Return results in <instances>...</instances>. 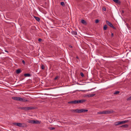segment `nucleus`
Listing matches in <instances>:
<instances>
[{"mask_svg":"<svg viewBox=\"0 0 131 131\" xmlns=\"http://www.w3.org/2000/svg\"><path fill=\"white\" fill-rule=\"evenodd\" d=\"M12 99L14 100L20 101L22 102H25L28 101V100L25 99L18 97L13 96L12 97Z\"/></svg>","mask_w":131,"mask_h":131,"instance_id":"nucleus-1","label":"nucleus"},{"mask_svg":"<svg viewBox=\"0 0 131 131\" xmlns=\"http://www.w3.org/2000/svg\"><path fill=\"white\" fill-rule=\"evenodd\" d=\"M88 110H87L84 109H75L72 110H71V111L73 112H76L78 113H80L82 112H85L88 111Z\"/></svg>","mask_w":131,"mask_h":131,"instance_id":"nucleus-2","label":"nucleus"},{"mask_svg":"<svg viewBox=\"0 0 131 131\" xmlns=\"http://www.w3.org/2000/svg\"><path fill=\"white\" fill-rule=\"evenodd\" d=\"M18 108L21 110H23L25 111H27L30 110L35 109V108L34 107H20Z\"/></svg>","mask_w":131,"mask_h":131,"instance_id":"nucleus-3","label":"nucleus"},{"mask_svg":"<svg viewBox=\"0 0 131 131\" xmlns=\"http://www.w3.org/2000/svg\"><path fill=\"white\" fill-rule=\"evenodd\" d=\"M28 123L31 124H40V122L38 121L34 120H29L28 122Z\"/></svg>","mask_w":131,"mask_h":131,"instance_id":"nucleus-4","label":"nucleus"},{"mask_svg":"<svg viewBox=\"0 0 131 131\" xmlns=\"http://www.w3.org/2000/svg\"><path fill=\"white\" fill-rule=\"evenodd\" d=\"M106 22L107 24L110 27H112L113 29H116V28L111 23L107 20L106 21Z\"/></svg>","mask_w":131,"mask_h":131,"instance_id":"nucleus-5","label":"nucleus"},{"mask_svg":"<svg viewBox=\"0 0 131 131\" xmlns=\"http://www.w3.org/2000/svg\"><path fill=\"white\" fill-rule=\"evenodd\" d=\"M13 124L20 127H23L22 124L20 123H13Z\"/></svg>","mask_w":131,"mask_h":131,"instance_id":"nucleus-6","label":"nucleus"},{"mask_svg":"<svg viewBox=\"0 0 131 131\" xmlns=\"http://www.w3.org/2000/svg\"><path fill=\"white\" fill-rule=\"evenodd\" d=\"M104 112V114H107L112 113L113 112V111H107Z\"/></svg>","mask_w":131,"mask_h":131,"instance_id":"nucleus-7","label":"nucleus"},{"mask_svg":"<svg viewBox=\"0 0 131 131\" xmlns=\"http://www.w3.org/2000/svg\"><path fill=\"white\" fill-rule=\"evenodd\" d=\"M22 72L20 69H18L16 71V73L17 74H18L21 72Z\"/></svg>","mask_w":131,"mask_h":131,"instance_id":"nucleus-8","label":"nucleus"},{"mask_svg":"<svg viewBox=\"0 0 131 131\" xmlns=\"http://www.w3.org/2000/svg\"><path fill=\"white\" fill-rule=\"evenodd\" d=\"M113 1L116 3L118 4H120L121 3L120 1L119 0H113Z\"/></svg>","mask_w":131,"mask_h":131,"instance_id":"nucleus-9","label":"nucleus"},{"mask_svg":"<svg viewBox=\"0 0 131 131\" xmlns=\"http://www.w3.org/2000/svg\"><path fill=\"white\" fill-rule=\"evenodd\" d=\"M68 103L74 104H77L76 100L69 102H68Z\"/></svg>","mask_w":131,"mask_h":131,"instance_id":"nucleus-10","label":"nucleus"},{"mask_svg":"<svg viewBox=\"0 0 131 131\" xmlns=\"http://www.w3.org/2000/svg\"><path fill=\"white\" fill-rule=\"evenodd\" d=\"M81 23L83 24L84 25H86L87 24V23L83 19L81 20Z\"/></svg>","mask_w":131,"mask_h":131,"instance_id":"nucleus-11","label":"nucleus"},{"mask_svg":"<svg viewBox=\"0 0 131 131\" xmlns=\"http://www.w3.org/2000/svg\"><path fill=\"white\" fill-rule=\"evenodd\" d=\"M126 25L128 29L129 30H130L131 29V27L129 26V24H128V23H126Z\"/></svg>","mask_w":131,"mask_h":131,"instance_id":"nucleus-12","label":"nucleus"},{"mask_svg":"<svg viewBox=\"0 0 131 131\" xmlns=\"http://www.w3.org/2000/svg\"><path fill=\"white\" fill-rule=\"evenodd\" d=\"M85 100H79V103H82L84 102H85Z\"/></svg>","mask_w":131,"mask_h":131,"instance_id":"nucleus-13","label":"nucleus"},{"mask_svg":"<svg viewBox=\"0 0 131 131\" xmlns=\"http://www.w3.org/2000/svg\"><path fill=\"white\" fill-rule=\"evenodd\" d=\"M35 18L38 21H39L40 20V19L39 18L36 16H34Z\"/></svg>","mask_w":131,"mask_h":131,"instance_id":"nucleus-14","label":"nucleus"},{"mask_svg":"<svg viewBox=\"0 0 131 131\" xmlns=\"http://www.w3.org/2000/svg\"><path fill=\"white\" fill-rule=\"evenodd\" d=\"M72 34L74 35H77V32L76 31H72Z\"/></svg>","mask_w":131,"mask_h":131,"instance_id":"nucleus-15","label":"nucleus"},{"mask_svg":"<svg viewBox=\"0 0 131 131\" xmlns=\"http://www.w3.org/2000/svg\"><path fill=\"white\" fill-rule=\"evenodd\" d=\"M95 95V94H89V95H88V96L89 97H93V96H94V95Z\"/></svg>","mask_w":131,"mask_h":131,"instance_id":"nucleus-16","label":"nucleus"},{"mask_svg":"<svg viewBox=\"0 0 131 131\" xmlns=\"http://www.w3.org/2000/svg\"><path fill=\"white\" fill-rule=\"evenodd\" d=\"M24 75L25 77H30V76L31 75L29 73H26L24 74Z\"/></svg>","mask_w":131,"mask_h":131,"instance_id":"nucleus-17","label":"nucleus"},{"mask_svg":"<svg viewBox=\"0 0 131 131\" xmlns=\"http://www.w3.org/2000/svg\"><path fill=\"white\" fill-rule=\"evenodd\" d=\"M128 125L127 124H125L123 125H122L121 126V127H124V128H126L128 127Z\"/></svg>","mask_w":131,"mask_h":131,"instance_id":"nucleus-18","label":"nucleus"},{"mask_svg":"<svg viewBox=\"0 0 131 131\" xmlns=\"http://www.w3.org/2000/svg\"><path fill=\"white\" fill-rule=\"evenodd\" d=\"M120 121L118 122H115V125H117L120 124Z\"/></svg>","mask_w":131,"mask_h":131,"instance_id":"nucleus-19","label":"nucleus"},{"mask_svg":"<svg viewBox=\"0 0 131 131\" xmlns=\"http://www.w3.org/2000/svg\"><path fill=\"white\" fill-rule=\"evenodd\" d=\"M128 121H122L120 122V124H123V123H127Z\"/></svg>","mask_w":131,"mask_h":131,"instance_id":"nucleus-20","label":"nucleus"},{"mask_svg":"<svg viewBox=\"0 0 131 131\" xmlns=\"http://www.w3.org/2000/svg\"><path fill=\"white\" fill-rule=\"evenodd\" d=\"M107 25H105L104 27H103V29L104 30H106L107 29Z\"/></svg>","mask_w":131,"mask_h":131,"instance_id":"nucleus-21","label":"nucleus"},{"mask_svg":"<svg viewBox=\"0 0 131 131\" xmlns=\"http://www.w3.org/2000/svg\"><path fill=\"white\" fill-rule=\"evenodd\" d=\"M97 114H104V112L102 111V112H99L97 113Z\"/></svg>","mask_w":131,"mask_h":131,"instance_id":"nucleus-22","label":"nucleus"},{"mask_svg":"<svg viewBox=\"0 0 131 131\" xmlns=\"http://www.w3.org/2000/svg\"><path fill=\"white\" fill-rule=\"evenodd\" d=\"M63 6H65V4L63 2H61L60 3Z\"/></svg>","mask_w":131,"mask_h":131,"instance_id":"nucleus-23","label":"nucleus"},{"mask_svg":"<svg viewBox=\"0 0 131 131\" xmlns=\"http://www.w3.org/2000/svg\"><path fill=\"white\" fill-rule=\"evenodd\" d=\"M119 91H116L114 93V94H117L119 93Z\"/></svg>","mask_w":131,"mask_h":131,"instance_id":"nucleus-24","label":"nucleus"},{"mask_svg":"<svg viewBox=\"0 0 131 131\" xmlns=\"http://www.w3.org/2000/svg\"><path fill=\"white\" fill-rule=\"evenodd\" d=\"M102 9L103 10L105 11L106 10V8L105 7H103L102 8Z\"/></svg>","mask_w":131,"mask_h":131,"instance_id":"nucleus-25","label":"nucleus"},{"mask_svg":"<svg viewBox=\"0 0 131 131\" xmlns=\"http://www.w3.org/2000/svg\"><path fill=\"white\" fill-rule=\"evenodd\" d=\"M41 68L42 69H45V67L43 65H42L41 66Z\"/></svg>","mask_w":131,"mask_h":131,"instance_id":"nucleus-26","label":"nucleus"},{"mask_svg":"<svg viewBox=\"0 0 131 131\" xmlns=\"http://www.w3.org/2000/svg\"><path fill=\"white\" fill-rule=\"evenodd\" d=\"M80 75L82 77H83L84 76L83 73L82 72L80 73Z\"/></svg>","mask_w":131,"mask_h":131,"instance_id":"nucleus-27","label":"nucleus"},{"mask_svg":"<svg viewBox=\"0 0 131 131\" xmlns=\"http://www.w3.org/2000/svg\"><path fill=\"white\" fill-rule=\"evenodd\" d=\"M130 100H131V96H130V97H129L127 99V100H128V101Z\"/></svg>","mask_w":131,"mask_h":131,"instance_id":"nucleus-28","label":"nucleus"},{"mask_svg":"<svg viewBox=\"0 0 131 131\" xmlns=\"http://www.w3.org/2000/svg\"><path fill=\"white\" fill-rule=\"evenodd\" d=\"M99 20L98 19H96L95 20V23H97L99 22Z\"/></svg>","mask_w":131,"mask_h":131,"instance_id":"nucleus-29","label":"nucleus"},{"mask_svg":"<svg viewBox=\"0 0 131 131\" xmlns=\"http://www.w3.org/2000/svg\"><path fill=\"white\" fill-rule=\"evenodd\" d=\"M55 129V128L53 127H51L50 128V129L51 130H52L54 129Z\"/></svg>","mask_w":131,"mask_h":131,"instance_id":"nucleus-30","label":"nucleus"},{"mask_svg":"<svg viewBox=\"0 0 131 131\" xmlns=\"http://www.w3.org/2000/svg\"><path fill=\"white\" fill-rule=\"evenodd\" d=\"M58 76H56V77L55 78H54V80H57L58 78Z\"/></svg>","mask_w":131,"mask_h":131,"instance_id":"nucleus-31","label":"nucleus"},{"mask_svg":"<svg viewBox=\"0 0 131 131\" xmlns=\"http://www.w3.org/2000/svg\"><path fill=\"white\" fill-rule=\"evenodd\" d=\"M22 62L24 64H25V62L24 60H23L22 61Z\"/></svg>","mask_w":131,"mask_h":131,"instance_id":"nucleus-32","label":"nucleus"},{"mask_svg":"<svg viewBox=\"0 0 131 131\" xmlns=\"http://www.w3.org/2000/svg\"><path fill=\"white\" fill-rule=\"evenodd\" d=\"M42 39L41 38H39L38 39V41L39 42H40L41 41Z\"/></svg>","mask_w":131,"mask_h":131,"instance_id":"nucleus-33","label":"nucleus"},{"mask_svg":"<svg viewBox=\"0 0 131 131\" xmlns=\"http://www.w3.org/2000/svg\"><path fill=\"white\" fill-rule=\"evenodd\" d=\"M114 36V34L113 33H111V36L112 37H113Z\"/></svg>","mask_w":131,"mask_h":131,"instance_id":"nucleus-34","label":"nucleus"},{"mask_svg":"<svg viewBox=\"0 0 131 131\" xmlns=\"http://www.w3.org/2000/svg\"><path fill=\"white\" fill-rule=\"evenodd\" d=\"M76 58L77 59H78V60L79 59V58L78 56H77L76 57Z\"/></svg>","mask_w":131,"mask_h":131,"instance_id":"nucleus-35","label":"nucleus"},{"mask_svg":"<svg viewBox=\"0 0 131 131\" xmlns=\"http://www.w3.org/2000/svg\"><path fill=\"white\" fill-rule=\"evenodd\" d=\"M69 47H70V48H72V46H71V45H69Z\"/></svg>","mask_w":131,"mask_h":131,"instance_id":"nucleus-36","label":"nucleus"},{"mask_svg":"<svg viewBox=\"0 0 131 131\" xmlns=\"http://www.w3.org/2000/svg\"><path fill=\"white\" fill-rule=\"evenodd\" d=\"M76 102H77V103H79V100H76Z\"/></svg>","mask_w":131,"mask_h":131,"instance_id":"nucleus-37","label":"nucleus"},{"mask_svg":"<svg viewBox=\"0 0 131 131\" xmlns=\"http://www.w3.org/2000/svg\"><path fill=\"white\" fill-rule=\"evenodd\" d=\"M5 51L6 52H8L7 51H6V50H5Z\"/></svg>","mask_w":131,"mask_h":131,"instance_id":"nucleus-38","label":"nucleus"},{"mask_svg":"<svg viewBox=\"0 0 131 131\" xmlns=\"http://www.w3.org/2000/svg\"><path fill=\"white\" fill-rule=\"evenodd\" d=\"M93 89H91V90H92Z\"/></svg>","mask_w":131,"mask_h":131,"instance_id":"nucleus-39","label":"nucleus"}]
</instances>
